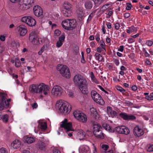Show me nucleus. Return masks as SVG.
Returning <instances> with one entry per match:
<instances>
[{"instance_id":"nucleus-42","label":"nucleus","mask_w":153,"mask_h":153,"mask_svg":"<svg viewBox=\"0 0 153 153\" xmlns=\"http://www.w3.org/2000/svg\"><path fill=\"white\" fill-rule=\"evenodd\" d=\"M61 34V32L58 30H56L54 31V35L58 36H59Z\"/></svg>"},{"instance_id":"nucleus-19","label":"nucleus","mask_w":153,"mask_h":153,"mask_svg":"<svg viewBox=\"0 0 153 153\" xmlns=\"http://www.w3.org/2000/svg\"><path fill=\"white\" fill-rule=\"evenodd\" d=\"M91 122L93 125V132L102 129L101 126L97 123L93 121H91Z\"/></svg>"},{"instance_id":"nucleus-7","label":"nucleus","mask_w":153,"mask_h":153,"mask_svg":"<svg viewBox=\"0 0 153 153\" xmlns=\"http://www.w3.org/2000/svg\"><path fill=\"white\" fill-rule=\"evenodd\" d=\"M7 94L0 92L1 102H0V110H2L5 108H7L9 103L7 102L6 104V100L7 99Z\"/></svg>"},{"instance_id":"nucleus-29","label":"nucleus","mask_w":153,"mask_h":153,"mask_svg":"<svg viewBox=\"0 0 153 153\" xmlns=\"http://www.w3.org/2000/svg\"><path fill=\"white\" fill-rule=\"evenodd\" d=\"M71 6V5L68 2H65L63 5L65 10H70Z\"/></svg>"},{"instance_id":"nucleus-34","label":"nucleus","mask_w":153,"mask_h":153,"mask_svg":"<svg viewBox=\"0 0 153 153\" xmlns=\"http://www.w3.org/2000/svg\"><path fill=\"white\" fill-rule=\"evenodd\" d=\"M20 1L23 3H25V4H27L29 5L30 4L31 5L32 3H33V0H21Z\"/></svg>"},{"instance_id":"nucleus-22","label":"nucleus","mask_w":153,"mask_h":153,"mask_svg":"<svg viewBox=\"0 0 153 153\" xmlns=\"http://www.w3.org/2000/svg\"><path fill=\"white\" fill-rule=\"evenodd\" d=\"M21 144V142L18 140H16L12 143L11 146L14 149H17L19 147Z\"/></svg>"},{"instance_id":"nucleus-61","label":"nucleus","mask_w":153,"mask_h":153,"mask_svg":"<svg viewBox=\"0 0 153 153\" xmlns=\"http://www.w3.org/2000/svg\"><path fill=\"white\" fill-rule=\"evenodd\" d=\"M107 26L108 29H111V26L110 22H108L107 23Z\"/></svg>"},{"instance_id":"nucleus-62","label":"nucleus","mask_w":153,"mask_h":153,"mask_svg":"<svg viewBox=\"0 0 153 153\" xmlns=\"http://www.w3.org/2000/svg\"><path fill=\"white\" fill-rule=\"evenodd\" d=\"M114 62L115 64L117 65H118L119 64V62L118 60L117 59H115L114 61Z\"/></svg>"},{"instance_id":"nucleus-43","label":"nucleus","mask_w":153,"mask_h":153,"mask_svg":"<svg viewBox=\"0 0 153 153\" xmlns=\"http://www.w3.org/2000/svg\"><path fill=\"white\" fill-rule=\"evenodd\" d=\"M147 151L149 152L153 151V145H150L149 146H148Z\"/></svg>"},{"instance_id":"nucleus-27","label":"nucleus","mask_w":153,"mask_h":153,"mask_svg":"<svg viewBox=\"0 0 153 153\" xmlns=\"http://www.w3.org/2000/svg\"><path fill=\"white\" fill-rule=\"evenodd\" d=\"M128 29H127V32L128 33H129L130 32H136L138 30L137 27H135L132 25L130 27H128Z\"/></svg>"},{"instance_id":"nucleus-16","label":"nucleus","mask_w":153,"mask_h":153,"mask_svg":"<svg viewBox=\"0 0 153 153\" xmlns=\"http://www.w3.org/2000/svg\"><path fill=\"white\" fill-rule=\"evenodd\" d=\"M119 115L121 118L126 120H129L136 119V117L134 116L133 115H128L126 113H120Z\"/></svg>"},{"instance_id":"nucleus-37","label":"nucleus","mask_w":153,"mask_h":153,"mask_svg":"<svg viewBox=\"0 0 153 153\" xmlns=\"http://www.w3.org/2000/svg\"><path fill=\"white\" fill-rule=\"evenodd\" d=\"M116 88L118 91H119L123 93H124L126 91L124 89L119 86H116Z\"/></svg>"},{"instance_id":"nucleus-46","label":"nucleus","mask_w":153,"mask_h":153,"mask_svg":"<svg viewBox=\"0 0 153 153\" xmlns=\"http://www.w3.org/2000/svg\"><path fill=\"white\" fill-rule=\"evenodd\" d=\"M93 17V15L92 13H91L89 16L88 19L87 20V23H88L92 19V17Z\"/></svg>"},{"instance_id":"nucleus-47","label":"nucleus","mask_w":153,"mask_h":153,"mask_svg":"<svg viewBox=\"0 0 153 153\" xmlns=\"http://www.w3.org/2000/svg\"><path fill=\"white\" fill-rule=\"evenodd\" d=\"M112 117H116L117 115V113L116 111H112L111 114H110Z\"/></svg>"},{"instance_id":"nucleus-31","label":"nucleus","mask_w":153,"mask_h":153,"mask_svg":"<svg viewBox=\"0 0 153 153\" xmlns=\"http://www.w3.org/2000/svg\"><path fill=\"white\" fill-rule=\"evenodd\" d=\"M40 127L42 131H45L47 128V124L45 123H41L40 124Z\"/></svg>"},{"instance_id":"nucleus-30","label":"nucleus","mask_w":153,"mask_h":153,"mask_svg":"<svg viewBox=\"0 0 153 153\" xmlns=\"http://www.w3.org/2000/svg\"><path fill=\"white\" fill-rule=\"evenodd\" d=\"M77 134L79 137H82V138L85 137V133L82 130H80L78 131Z\"/></svg>"},{"instance_id":"nucleus-56","label":"nucleus","mask_w":153,"mask_h":153,"mask_svg":"<svg viewBox=\"0 0 153 153\" xmlns=\"http://www.w3.org/2000/svg\"><path fill=\"white\" fill-rule=\"evenodd\" d=\"M124 48L123 46L121 45L120 46V48L118 49V51L122 52L124 50Z\"/></svg>"},{"instance_id":"nucleus-40","label":"nucleus","mask_w":153,"mask_h":153,"mask_svg":"<svg viewBox=\"0 0 153 153\" xmlns=\"http://www.w3.org/2000/svg\"><path fill=\"white\" fill-rule=\"evenodd\" d=\"M21 63L20 61L17 60L15 62V65L17 67H19L20 66Z\"/></svg>"},{"instance_id":"nucleus-57","label":"nucleus","mask_w":153,"mask_h":153,"mask_svg":"<svg viewBox=\"0 0 153 153\" xmlns=\"http://www.w3.org/2000/svg\"><path fill=\"white\" fill-rule=\"evenodd\" d=\"M102 126L104 128H105L106 130H109V129L108 128V126L109 127L108 125H107L106 124H103L102 125Z\"/></svg>"},{"instance_id":"nucleus-55","label":"nucleus","mask_w":153,"mask_h":153,"mask_svg":"<svg viewBox=\"0 0 153 153\" xmlns=\"http://www.w3.org/2000/svg\"><path fill=\"white\" fill-rule=\"evenodd\" d=\"M120 27V24L119 23H116L114 25V27L116 30H118Z\"/></svg>"},{"instance_id":"nucleus-50","label":"nucleus","mask_w":153,"mask_h":153,"mask_svg":"<svg viewBox=\"0 0 153 153\" xmlns=\"http://www.w3.org/2000/svg\"><path fill=\"white\" fill-rule=\"evenodd\" d=\"M127 7H126V9L127 10H130L131 9L132 5L130 3H127Z\"/></svg>"},{"instance_id":"nucleus-45","label":"nucleus","mask_w":153,"mask_h":153,"mask_svg":"<svg viewBox=\"0 0 153 153\" xmlns=\"http://www.w3.org/2000/svg\"><path fill=\"white\" fill-rule=\"evenodd\" d=\"M31 105L33 109L36 108L38 107L37 104L36 102H34L32 104H31Z\"/></svg>"},{"instance_id":"nucleus-9","label":"nucleus","mask_w":153,"mask_h":153,"mask_svg":"<svg viewBox=\"0 0 153 153\" xmlns=\"http://www.w3.org/2000/svg\"><path fill=\"white\" fill-rule=\"evenodd\" d=\"M21 21L26 23L30 27L35 26L36 23L35 20L30 16H25L21 19Z\"/></svg>"},{"instance_id":"nucleus-48","label":"nucleus","mask_w":153,"mask_h":153,"mask_svg":"<svg viewBox=\"0 0 153 153\" xmlns=\"http://www.w3.org/2000/svg\"><path fill=\"white\" fill-rule=\"evenodd\" d=\"M0 153H7V152L5 148H2L0 149Z\"/></svg>"},{"instance_id":"nucleus-1","label":"nucleus","mask_w":153,"mask_h":153,"mask_svg":"<svg viewBox=\"0 0 153 153\" xmlns=\"http://www.w3.org/2000/svg\"><path fill=\"white\" fill-rule=\"evenodd\" d=\"M73 81L75 85L78 86L82 93L83 94H87V81L81 75L77 74L74 77Z\"/></svg>"},{"instance_id":"nucleus-21","label":"nucleus","mask_w":153,"mask_h":153,"mask_svg":"<svg viewBox=\"0 0 153 153\" xmlns=\"http://www.w3.org/2000/svg\"><path fill=\"white\" fill-rule=\"evenodd\" d=\"M91 97L94 101H97L98 98H99L101 96L95 91L93 90L91 92Z\"/></svg>"},{"instance_id":"nucleus-25","label":"nucleus","mask_w":153,"mask_h":153,"mask_svg":"<svg viewBox=\"0 0 153 153\" xmlns=\"http://www.w3.org/2000/svg\"><path fill=\"white\" fill-rule=\"evenodd\" d=\"M62 13L65 17H69L72 15V13L70 10H65L62 11Z\"/></svg>"},{"instance_id":"nucleus-28","label":"nucleus","mask_w":153,"mask_h":153,"mask_svg":"<svg viewBox=\"0 0 153 153\" xmlns=\"http://www.w3.org/2000/svg\"><path fill=\"white\" fill-rule=\"evenodd\" d=\"M25 142L28 143H31L35 141L34 139L32 137H26L25 138Z\"/></svg>"},{"instance_id":"nucleus-38","label":"nucleus","mask_w":153,"mask_h":153,"mask_svg":"<svg viewBox=\"0 0 153 153\" xmlns=\"http://www.w3.org/2000/svg\"><path fill=\"white\" fill-rule=\"evenodd\" d=\"M65 38V33H62L61 36L59 37V41H60L62 42H63L64 40V39Z\"/></svg>"},{"instance_id":"nucleus-17","label":"nucleus","mask_w":153,"mask_h":153,"mask_svg":"<svg viewBox=\"0 0 153 153\" xmlns=\"http://www.w3.org/2000/svg\"><path fill=\"white\" fill-rule=\"evenodd\" d=\"M134 134L137 137H140L144 134L143 130L139 128L138 127H135L134 129Z\"/></svg>"},{"instance_id":"nucleus-33","label":"nucleus","mask_w":153,"mask_h":153,"mask_svg":"<svg viewBox=\"0 0 153 153\" xmlns=\"http://www.w3.org/2000/svg\"><path fill=\"white\" fill-rule=\"evenodd\" d=\"M95 56L97 60L99 61H102V56L99 53H96L95 54Z\"/></svg>"},{"instance_id":"nucleus-2","label":"nucleus","mask_w":153,"mask_h":153,"mask_svg":"<svg viewBox=\"0 0 153 153\" xmlns=\"http://www.w3.org/2000/svg\"><path fill=\"white\" fill-rule=\"evenodd\" d=\"M61 113L65 115L68 114L71 111V106L68 102L62 100L57 101L56 104Z\"/></svg>"},{"instance_id":"nucleus-32","label":"nucleus","mask_w":153,"mask_h":153,"mask_svg":"<svg viewBox=\"0 0 153 153\" xmlns=\"http://www.w3.org/2000/svg\"><path fill=\"white\" fill-rule=\"evenodd\" d=\"M101 97L99 98H98L97 101H96L95 102L98 104L102 105H104L105 102L103 99H102Z\"/></svg>"},{"instance_id":"nucleus-52","label":"nucleus","mask_w":153,"mask_h":153,"mask_svg":"<svg viewBox=\"0 0 153 153\" xmlns=\"http://www.w3.org/2000/svg\"><path fill=\"white\" fill-rule=\"evenodd\" d=\"M100 45L102 47V48L105 49V43L103 41L101 40L100 41Z\"/></svg>"},{"instance_id":"nucleus-6","label":"nucleus","mask_w":153,"mask_h":153,"mask_svg":"<svg viewBox=\"0 0 153 153\" xmlns=\"http://www.w3.org/2000/svg\"><path fill=\"white\" fill-rule=\"evenodd\" d=\"M29 40L34 45H37L40 43L39 42L40 39L38 38V35L37 31H33L30 34L29 37ZM40 40L41 43H42V41L41 40Z\"/></svg>"},{"instance_id":"nucleus-20","label":"nucleus","mask_w":153,"mask_h":153,"mask_svg":"<svg viewBox=\"0 0 153 153\" xmlns=\"http://www.w3.org/2000/svg\"><path fill=\"white\" fill-rule=\"evenodd\" d=\"M93 133L95 136L97 138L102 139L104 137L103 134L102 133L101 130L96 131L94 132Z\"/></svg>"},{"instance_id":"nucleus-10","label":"nucleus","mask_w":153,"mask_h":153,"mask_svg":"<svg viewBox=\"0 0 153 153\" xmlns=\"http://www.w3.org/2000/svg\"><path fill=\"white\" fill-rule=\"evenodd\" d=\"M39 94H43L45 95L47 94L49 91L48 85L43 83H41L39 85Z\"/></svg>"},{"instance_id":"nucleus-59","label":"nucleus","mask_w":153,"mask_h":153,"mask_svg":"<svg viewBox=\"0 0 153 153\" xmlns=\"http://www.w3.org/2000/svg\"><path fill=\"white\" fill-rule=\"evenodd\" d=\"M100 35L99 34H97L95 36L96 40L98 42L100 40Z\"/></svg>"},{"instance_id":"nucleus-54","label":"nucleus","mask_w":153,"mask_h":153,"mask_svg":"<svg viewBox=\"0 0 153 153\" xmlns=\"http://www.w3.org/2000/svg\"><path fill=\"white\" fill-rule=\"evenodd\" d=\"M102 148L104 149L106 151L109 148V146L108 145H102Z\"/></svg>"},{"instance_id":"nucleus-4","label":"nucleus","mask_w":153,"mask_h":153,"mask_svg":"<svg viewBox=\"0 0 153 153\" xmlns=\"http://www.w3.org/2000/svg\"><path fill=\"white\" fill-rule=\"evenodd\" d=\"M57 69L62 75L67 78H70L71 73L69 69L66 65H59L57 66Z\"/></svg>"},{"instance_id":"nucleus-3","label":"nucleus","mask_w":153,"mask_h":153,"mask_svg":"<svg viewBox=\"0 0 153 153\" xmlns=\"http://www.w3.org/2000/svg\"><path fill=\"white\" fill-rule=\"evenodd\" d=\"M76 22L74 19H66L62 23V27L65 29L70 30L75 28L76 27Z\"/></svg>"},{"instance_id":"nucleus-12","label":"nucleus","mask_w":153,"mask_h":153,"mask_svg":"<svg viewBox=\"0 0 153 153\" xmlns=\"http://www.w3.org/2000/svg\"><path fill=\"white\" fill-rule=\"evenodd\" d=\"M33 10L34 14L36 16L40 19L43 17V10L38 5L34 6L33 8Z\"/></svg>"},{"instance_id":"nucleus-39","label":"nucleus","mask_w":153,"mask_h":153,"mask_svg":"<svg viewBox=\"0 0 153 153\" xmlns=\"http://www.w3.org/2000/svg\"><path fill=\"white\" fill-rule=\"evenodd\" d=\"M108 4H107L104 5L100 8V10L102 11H103L105 10L108 8Z\"/></svg>"},{"instance_id":"nucleus-63","label":"nucleus","mask_w":153,"mask_h":153,"mask_svg":"<svg viewBox=\"0 0 153 153\" xmlns=\"http://www.w3.org/2000/svg\"><path fill=\"white\" fill-rule=\"evenodd\" d=\"M5 36H1L0 37V39L2 41H4L5 40Z\"/></svg>"},{"instance_id":"nucleus-26","label":"nucleus","mask_w":153,"mask_h":153,"mask_svg":"<svg viewBox=\"0 0 153 153\" xmlns=\"http://www.w3.org/2000/svg\"><path fill=\"white\" fill-rule=\"evenodd\" d=\"M84 5L85 8L88 10L91 9L93 6L92 3L89 1H85Z\"/></svg>"},{"instance_id":"nucleus-15","label":"nucleus","mask_w":153,"mask_h":153,"mask_svg":"<svg viewBox=\"0 0 153 153\" xmlns=\"http://www.w3.org/2000/svg\"><path fill=\"white\" fill-rule=\"evenodd\" d=\"M39 84H33L29 86L30 92L32 94L39 93Z\"/></svg>"},{"instance_id":"nucleus-14","label":"nucleus","mask_w":153,"mask_h":153,"mask_svg":"<svg viewBox=\"0 0 153 153\" xmlns=\"http://www.w3.org/2000/svg\"><path fill=\"white\" fill-rule=\"evenodd\" d=\"M20 35L22 36H25L27 32V30L25 26L21 25L18 26L17 28Z\"/></svg>"},{"instance_id":"nucleus-49","label":"nucleus","mask_w":153,"mask_h":153,"mask_svg":"<svg viewBox=\"0 0 153 153\" xmlns=\"http://www.w3.org/2000/svg\"><path fill=\"white\" fill-rule=\"evenodd\" d=\"M107 111L108 114H111L112 111V108L111 107H107Z\"/></svg>"},{"instance_id":"nucleus-41","label":"nucleus","mask_w":153,"mask_h":153,"mask_svg":"<svg viewBox=\"0 0 153 153\" xmlns=\"http://www.w3.org/2000/svg\"><path fill=\"white\" fill-rule=\"evenodd\" d=\"M62 42L58 40L56 43V46L57 47L59 48L61 47L62 45Z\"/></svg>"},{"instance_id":"nucleus-53","label":"nucleus","mask_w":153,"mask_h":153,"mask_svg":"<svg viewBox=\"0 0 153 153\" xmlns=\"http://www.w3.org/2000/svg\"><path fill=\"white\" fill-rule=\"evenodd\" d=\"M146 98L148 100H153V96L151 95L150 96H147L146 97Z\"/></svg>"},{"instance_id":"nucleus-5","label":"nucleus","mask_w":153,"mask_h":153,"mask_svg":"<svg viewBox=\"0 0 153 153\" xmlns=\"http://www.w3.org/2000/svg\"><path fill=\"white\" fill-rule=\"evenodd\" d=\"M68 120L67 119H65L62 122V124L60 125V127L64 128L65 131L68 133L70 131H73L72 129V123L71 122L67 123ZM72 133H68V136L71 137L72 136Z\"/></svg>"},{"instance_id":"nucleus-36","label":"nucleus","mask_w":153,"mask_h":153,"mask_svg":"<svg viewBox=\"0 0 153 153\" xmlns=\"http://www.w3.org/2000/svg\"><path fill=\"white\" fill-rule=\"evenodd\" d=\"M3 117L1 119L4 122H7L8 120V115L7 114L3 115Z\"/></svg>"},{"instance_id":"nucleus-51","label":"nucleus","mask_w":153,"mask_h":153,"mask_svg":"<svg viewBox=\"0 0 153 153\" xmlns=\"http://www.w3.org/2000/svg\"><path fill=\"white\" fill-rule=\"evenodd\" d=\"M153 42L150 40H147L146 41V44L149 46H151L153 45Z\"/></svg>"},{"instance_id":"nucleus-8","label":"nucleus","mask_w":153,"mask_h":153,"mask_svg":"<svg viewBox=\"0 0 153 153\" xmlns=\"http://www.w3.org/2000/svg\"><path fill=\"white\" fill-rule=\"evenodd\" d=\"M74 117L79 121L82 123L86 122L87 120V116L83 113L79 111H75L73 113Z\"/></svg>"},{"instance_id":"nucleus-24","label":"nucleus","mask_w":153,"mask_h":153,"mask_svg":"<svg viewBox=\"0 0 153 153\" xmlns=\"http://www.w3.org/2000/svg\"><path fill=\"white\" fill-rule=\"evenodd\" d=\"M46 146L43 142H40L38 143V147L40 150L45 151L46 150Z\"/></svg>"},{"instance_id":"nucleus-23","label":"nucleus","mask_w":153,"mask_h":153,"mask_svg":"<svg viewBox=\"0 0 153 153\" xmlns=\"http://www.w3.org/2000/svg\"><path fill=\"white\" fill-rule=\"evenodd\" d=\"M90 111L91 114L94 115V117L96 119H98L100 117V115L97 112L96 109L92 107L90 108Z\"/></svg>"},{"instance_id":"nucleus-58","label":"nucleus","mask_w":153,"mask_h":153,"mask_svg":"<svg viewBox=\"0 0 153 153\" xmlns=\"http://www.w3.org/2000/svg\"><path fill=\"white\" fill-rule=\"evenodd\" d=\"M130 16V14L129 13H126L124 14V17L126 18H128Z\"/></svg>"},{"instance_id":"nucleus-60","label":"nucleus","mask_w":153,"mask_h":153,"mask_svg":"<svg viewBox=\"0 0 153 153\" xmlns=\"http://www.w3.org/2000/svg\"><path fill=\"white\" fill-rule=\"evenodd\" d=\"M53 153H60V152L58 150L56 149H54L53 150Z\"/></svg>"},{"instance_id":"nucleus-44","label":"nucleus","mask_w":153,"mask_h":153,"mask_svg":"<svg viewBox=\"0 0 153 153\" xmlns=\"http://www.w3.org/2000/svg\"><path fill=\"white\" fill-rule=\"evenodd\" d=\"M128 56L131 59H134V53H131L128 55Z\"/></svg>"},{"instance_id":"nucleus-18","label":"nucleus","mask_w":153,"mask_h":153,"mask_svg":"<svg viewBox=\"0 0 153 153\" xmlns=\"http://www.w3.org/2000/svg\"><path fill=\"white\" fill-rule=\"evenodd\" d=\"M19 2L18 7H19L20 9L25 10L29 9L30 7L29 5L25 4V3H23L21 1H19Z\"/></svg>"},{"instance_id":"nucleus-35","label":"nucleus","mask_w":153,"mask_h":153,"mask_svg":"<svg viewBox=\"0 0 153 153\" xmlns=\"http://www.w3.org/2000/svg\"><path fill=\"white\" fill-rule=\"evenodd\" d=\"M91 78L92 80L96 83H99V82L96 79V78L94 76V74L93 72H91Z\"/></svg>"},{"instance_id":"nucleus-13","label":"nucleus","mask_w":153,"mask_h":153,"mask_svg":"<svg viewBox=\"0 0 153 153\" xmlns=\"http://www.w3.org/2000/svg\"><path fill=\"white\" fill-rule=\"evenodd\" d=\"M116 130L119 133L128 134L130 132L128 128L125 126H121L116 127Z\"/></svg>"},{"instance_id":"nucleus-11","label":"nucleus","mask_w":153,"mask_h":153,"mask_svg":"<svg viewBox=\"0 0 153 153\" xmlns=\"http://www.w3.org/2000/svg\"><path fill=\"white\" fill-rule=\"evenodd\" d=\"M62 89L59 85L54 86L51 90L52 94L56 97H60L62 94Z\"/></svg>"},{"instance_id":"nucleus-64","label":"nucleus","mask_w":153,"mask_h":153,"mask_svg":"<svg viewBox=\"0 0 153 153\" xmlns=\"http://www.w3.org/2000/svg\"><path fill=\"white\" fill-rule=\"evenodd\" d=\"M132 89L134 91H135L137 89V87L135 85H134L132 87Z\"/></svg>"}]
</instances>
